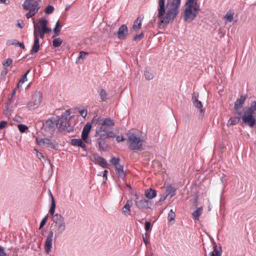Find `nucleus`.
Here are the masks:
<instances>
[{
  "mask_svg": "<svg viewBox=\"0 0 256 256\" xmlns=\"http://www.w3.org/2000/svg\"><path fill=\"white\" fill-rule=\"evenodd\" d=\"M141 132L136 129H132L126 134V144L132 150H142L144 139L140 137Z\"/></svg>",
  "mask_w": 256,
  "mask_h": 256,
  "instance_id": "f257e3e1",
  "label": "nucleus"
},
{
  "mask_svg": "<svg viewBox=\"0 0 256 256\" xmlns=\"http://www.w3.org/2000/svg\"><path fill=\"white\" fill-rule=\"evenodd\" d=\"M243 113L242 122L252 128L256 122V101L252 102L250 106L244 108Z\"/></svg>",
  "mask_w": 256,
  "mask_h": 256,
  "instance_id": "f03ea898",
  "label": "nucleus"
},
{
  "mask_svg": "<svg viewBox=\"0 0 256 256\" xmlns=\"http://www.w3.org/2000/svg\"><path fill=\"white\" fill-rule=\"evenodd\" d=\"M186 8L184 12V20L185 21L192 22L197 16L200 10V5L198 3L195 4L186 5Z\"/></svg>",
  "mask_w": 256,
  "mask_h": 256,
  "instance_id": "7ed1b4c3",
  "label": "nucleus"
},
{
  "mask_svg": "<svg viewBox=\"0 0 256 256\" xmlns=\"http://www.w3.org/2000/svg\"><path fill=\"white\" fill-rule=\"evenodd\" d=\"M94 136L108 138H114L115 134L112 130H110L109 128L99 124L96 128Z\"/></svg>",
  "mask_w": 256,
  "mask_h": 256,
  "instance_id": "20e7f679",
  "label": "nucleus"
},
{
  "mask_svg": "<svg viewBox=\"0 0 256 256\" xmlns=\"http://www.w3.org/2000/svg\"><path fill=\"white\" fill-rule=\"evenodd\" d=\"M42 100V94L41 92L36 91L32 96L30 101L28 104L29 110L36 108L41 104Z\"/></svg>",
  "mask_w": 256,
  "mask_h": 256,
  "instance_id": "39448f33",
  "label": "nucleus"
},
{
  "mask_svg": "<svg viewBox=\"0 0 256 256\" xmlns=\"http://www.w3.org/2000/svg\"><path fill=\"white\" fill-rule=\"evenodd\" d=\"M136 197V205L139 209H151L152 206V202L146 200L144 197H142L140 200H138V196L137 194L135 195Z\"/></svg>",
  "mask_w": 256,
  "mask_h": 256,
  "instance_id": "423d86ee",
  "label": "nucleus"
},
{
  "mask_svg": "<svg viewBox=\"0 0 256 256\" xmlns=\"http://www.w3.org/2000/svg\"><path fill=\"white\" fill-rule=\"evenodd\" d=\"M48 21L44 18L40 19L36 24L34 22V30L42 31L43 33H49L52 31L51 28L47 27Z\"/></svg>",
  "mask_w": 256,
  "mask_h": 256,
  "instance_id": "0eeeda50",
  "label": "nucleus"
},
{
  "mask_svg": "<svg viewBox=\"0 0 256 256\" xmlns=\"http://www.w3.org/2000/svg\"><path fill=\"white\" fill-rule=\"evenodd\" d=\"M246 96H241L240 98L236 100V101L234 103V110H236V112H235L236 114L238 116L242 115V113L240 112H238V110H240V108H241L243 106L244 104V102L246 100Z\"/></svg>",
  "mask_w": 256,
  "mask_h": 256,
  "instance_id": "6e6552de",
  "label": "nucleus"
},
{
  "mask_svg": "<svg viewBox=\"0 0 256 256\" xmlns=\"http://www.w3.org/2000/svg\"><path fill=\"white\" fill-rule=\"evenodd\" d=\"M54 233L52 231L49 232L44 244V249L47 254H48L52 248V241Z\"/></svg>",
  "mask_w": 256,
  "mask_h": 256,
  "instance_id": "1a4fd4ad",
  "label": "nucleus"
},
{
  "mask_svg": "<svg viewBox=\"0 0 256 256\" xmlns=\"http://www.w3.org/2000/svg\"><path fill=\"white\" fill-rule=\"evenodd\" d=\"M92 126L90 124H86L82 132V138L84 142L88 143V136Z\"/></svg>",
  "mask_w": 256,
  "mask_h": 256,
  "instance_id": "9d476101",
  "label": "nucleus"
},
{
  "mask_svg": "<svg viewBox=\"0 0 256 256\" xmlns=\"http://www.w3.org/2000/svg\"><path fill=\"white\" fill-rule=\"evenodd\" d=\"M128 32V28L125 24L122 25L118 28V36L120 39L124 40L126 38Z\"/></svg>",
  "mask_w": 256,
  "mask_h": 256,
  "instance_id": "9b49d317",
  "label": "nucleus"
},
{
  "mask_svg": "<svg viewBox=\"0 0 256 256\" xmlns=\"http://www.w3.org/2000/svg\"><path fill=\"white\" fill-rule=\"evenodd\" d=\"M132 206V202L131 200H128L126 204L122 208V212L125 216H129L130 214V209Z\"/></svg>",
  "mask_w": 256,
  "mask_h": 256,
  "instance_id": "f8f14e48",
  "label": "nucleus"
},
{
  "mask_svg": "<svg viewBox=\"0 0 256 256\" xmlns=\"http://www.w3.org/2000/svg\"><path fill=\"white\" fill-rule=\"evenodd\" d=\"M83 141L82 138H73L71 140V144L73 146L80 147L85 150L86 145Z\"/></svg>",
  "mask_w": 256,
  "mask_h": 256,
  "instance_id": "ddd939ff",
  "label": "nucleus"
},
{
  "mask_svg": "<svg viewBox=\"0 0 256 256\" xmlns=\"http://www.w3.org/2000/svg\"><path fill=\"white\" fill-rule=\"evenodd\" d=\"M156 191L152 188H149L144 192V195L148 200L156 197Z\"/></svg>",
  "mask_w": 256,
  "mask_h": 256,
  "instance_id": "4468645a",
  "label": "nucleus"
},
{
  "mask_svg": "<svg viewBox=\"0 0 256 256\" xmlns=\"http://www.w3.org/2000/svg\"><path fill=\"white\" fill-rule=\"evenodd\" d=\"M120 161L118 158L115 157H112L110 160V162L114 166L116 172L124 168V166L120 164Z\"/></svg>",
  "mask_w": 256,
  "mask_h": 256,
  "instance_id": "2eb2a0df",
  "label": "nucleus"
},
{
  "mask_svg": "<svg viewBox=\"0 0 256 256\" xmlns=\"http://www.w3.org/2000/svg\"><path fill=\"white\" fill-rule=\"evenodd\" d=\"M70 114V110H66L64 114L61 117V121H60V126L64 128H66L67 126L66 120L67 118Z\"/></svg>",
  "mask_w": 256,
  "mask_h": 256,
  "instance_id": "dca6fc26",
  "label": "nucleus"
},
{
  "mask_svg": "<svg viewBox=\"0 0 256 256\" xmlns=\"http://www.w3.org/2000/svg\"><path fill=\"white\" fill-rule=\"evenodd\" d=\"M40 46V45L39 38H34V44L30 50V54L32 55L36 53H37L39 50Z\"/></svg>",
  "mask_w": 256,
  "mask_h": 256,
  "instance_id": "f3484780",
  "label": "nucleus"
},
{
  "mask_svg": "<svg viewBox=\"0 0 256 256\" xmlns=\"http://www.w3.org/2000/svg\"><path fill=\"white\" fill-rule=\"evenodd\" d=\"M142 18L138 17L134 22L132 26V30L137 32L141 28Z\"/></svg>",
  "mask_w": 256,
  "mask_h": 256,
  "instance_id": "a211bd4d",
  "label": "nucleus"
},
{
  "mask_svg": "<svg viewBox=\"0 0 256 256\" xmlns=\"http://www.w3.org/2000/svg\"><path fill=\"white\" fill-rule=\"evenodd\" d=\"M50 195L52 199V204L49 210V212L53 216L54 215V213L56 208V203L54 196L50 192Z\"/></svg>",
  "mask_w": 256,
  "mask_h": 256,
  "instance_id": "6ab92c4d",
  "label": "nucleus"
},
{
  "mask_svg": "<svg viewBox=\"0 0 256 256\" xmlns=\"http://www.w3.org/2000/svg\"><path fill=\"white\" fill-rule=\"evenodd\" d=\"M58 231V234H61L66 229V225L64 220L56 224Z\"/></svg>",
  "mask_w": 256,
  "mask_h": 256,
  "instance_id": "aec40b11",
  "label": "nucleus"
},
{
  "mask_svg": "<svg viewBox=\"0 0 256 256\" xmlns=\"http://www.w3.org/2000/svg\"><path fill=\"white\" fill-rule=\"evenodd\" d=\"M240 120V118L237 116L232 117L230 118L227 122L228 126H234L238 124Z\"/></svg>",
  "mask_w": 256,
  "mask_h": 256,
  "instance_id": "412c9836",
  "label": "nucleus"
},
{
  "mask_svg": "<svg viewBox=\"0 0 256 256\" xmlns=\"http://www.w3.org/2000/svg\"><path fill=\"white\" fill-rule=\"evenodd\" d=\"M38 144L39 146H44V144L50 145V142L48 138H36Z\"/></svg>",
  "mask_w": 256,
  "mask_h": 256,
  "instance_id": "4be33fe9",
  "label": "nucleus"
},
{
  "mask_svg": "<svg viewBox=\"0 0 256 256\" xmlns=\"http://www.w3.org/2000/svg\"><path fill=\"white\" fill-rule=\"evenodd\" d=\"M41 2L40 0H36L34 2H32L31 5H30V8L29 10H35L36 12H38V9L40 8V3Z\"/></svg>",
  "mask_w": 256,
  "mask_h": 256,
  "instance_id": "5701e85b",
  "label": "nucleus"
},
{
  "mask_svg": "<svg viewBox=\"0 0 256 256\" xmlns=\"http://www.w3.org/2000/svg\"><path fill=\"white\" fill-rule=\"evenodd\" d=\"M202 207L198 208L196 210L192 213V215L195 220H198L200 216L202 214Z\"/></svg>",
  "mask_w": 256,
  "mask_h": 256,
  "instance_id": "b1692460",
  "label": "nucleus"
},
{
  "mask_svg": "<svg viewBox=\"0 0 256 256\" xmlns=\"http://www.w3.org/2000/svg\"><path fill=\"white\" fill-rule=\"evenodd\" d=\"M52 220L56 224H57L62 222L64 220V218L60 214H56L52 216Z\"/></svg>",
  "mask_w": 256,
  "mask_h": 256,
  "instance_id": "393cba45",
  "label": "nucleus"
},
{
  "mask_svg": "<svg viewBox=\"0 0 256 256\" xmlns=\"http://www.w3.org/2000/svg\"><path fill=\"white\" fill-rule=\"evenodd\" d=\"M95 158L96 162H98L100 165H102L104 168L106 167L108 164L104 158L98 156L96 157Z\"/></svg>",
  "mask_w": 256,
  "mask_h": 256,
  "instance_id": "a878e982",
  "label": "nucleus"
},
{
  "mask_svg": "<svg viewBox=\"0 0 256 256\" xmlns=\"http://www.w3.org/2000/svg\"><path fill=\"white\" fill-rule=\"evenodd\" d=\"M101 124L102 126H106L108 128V126H114V122L113 120L110 118H108L104 120Z\"/></svg>",
  "mask_w": 256,
  "mask_h": 256,
  "instance_id": "bb28decb",
  "label": "nucleus"
},
{
  "mask_svg": "<svg viewBox=\"0 0 256 256\" xmlns=\"http://www.w3.org/2000/svg\"><path fill=\"white\" fill-rule=\"evenodd\" d=\"M46 33H43L42 31H40L38 29V30H34V38H43L44 37V34Z\"/></svg>",
  "mask_w": 256,
  "mask_h": 256,
  "instance_id": "cd10ccee",
  "label": "nucleus"
},
{
  "mask_svg": "<svg viewBox=\"0 0 256 256\" xmlns=\"http://www.w3.org/2000/svg\"><path fill=\"white\" fill-rule=\"evenodd\" d=\"M58 122L56 120H48L46 121V125L50 128H54L57 126Z\"/></svg>",
  "mask_w": 256,
  "mask_h": 256,
  "instance_id": "c85d7f7f",
  "label": "nucleus"
},
{
  "mask_svg": "<svg viewBox=\"0 0 256 256\" xmlns=\"http://www.w3.org/2000/svg\"><path fill=\"white\" fill-rule=\"evenodd\" d=\"M106 138H101L98 136V138L97 140V143L98 144V147L100 150H104L105 146V141L104 139Z\"/></svg>",
  "mask_w": 256,
  "mask_h": 256,
  "instance_id": "c756f323",
  "label": "nucleus"
},
{
  "mask_svg": "<svg viewBox=\"0 0 256 256\" xmlns=\"http://www.w3.org/2000/svg\"><path fill=\"white\" fill-rule=\"evenodd\" d=\"M176 194V189L172 186H169L166 188V196L170 195V197L172 198Z\"/></svg>",
  "mask_w": 256,
  "mask_h": 256,
  "instance_id": "7c9ffc66",
  "label": "nucleus"
},
{
  "mask_svg": "<svg viewBox=\"0 0 256 256\" xmlns=\"http://www.w3.org/2000/svg\"><path fill=\"white\" fill-rule=\"evenodd\" d=\"M234 12L232 10H228L224 16V18L227 21L230 22L234 18Z\"/></svg>",
  "mask_w": 256,
  "mask_h": 256,
  "instance_id": "2f4dec72",
  "label": "nucleus"
},
{
  "mask_svg": "<svg viewBox=\"0 0 256 256\" xmlns=\"http://www.w3.org/2000/svg\"><path fill=\"white\" fill-rule=\"evenodd\" d=\"M30 70H28L25 74L22 77L20 80H19L18 83V88H19L20 86H21V84H24L25 82L27 80V76L28 74L30 72Z\"/></svg>",
  "mask_w": 256,
  "mask_h": 256,
  "instance_id": "473e14b6",
  "label": "nucleus"
},
{
  "mask_svg": "<svg viewBox=\"0 0 256 256\" xmlns=\"http://www.w3.org/2000/svg\"><path fill=\"white\" fill-rule=\"evenodd\" d=\"M100 96L102 101H106L108 94L104 89L101 88L100 90Z\"/></svg>",
  "mask_w": 256,
  "mask_h": 256,
  "instance_id": "72a5a7b5",
  "label": "nucleus"
},
{
  "mask_svg": "<svg viewBox=\"0 0 256 256\" xmlns=\"http://www.w3.org/2000/svg\"><path fill=\"white\" fill-rule=\"evenodd\" d=\"M34 0H26L22 5L23 8L24 10H28L30 8V5H31L32 2H34Z\"/></svg>",
  "mask_w": 256,
  "mask_h": 256,
  "instance_id": "f704fd0d",
  "label": "nucleus"
},
{
  "mask_svg": "<svg viewBox=\"0 0 256 256\" xmlns=\"http://www.w3.org/2000/svg\"><path fill=\"white\" fill-rule=\"evenodd\" d=\"M210 256H221V250H218L216 246H214V251L210 254Z\"/></svg>",
  "mask_w": 256,
  "mask_h": 256,
  "instance_id": "c9c22d12",
  "label": "nucleus"
},
{
  "mask_svg": "<svg viewBox=\"0 0 256 256\" xmlns=\"http://www.w3.org/2000/svg\"><path fill=\"white\" fill-rule=\"evenodd\" d=\"M12 62V60L11 58H8L6 60L2 62L3 66L5 67V74L7 73L6 67L10 66Z\"/></svg>",
  "mask_w": 256,
  "mask_h": 256,
  "instance_id": "e433bc0d",
  "label": "nucleus"
},
{
  "mask_svg": "<svg viewBox=\"0 0 256 256\" xmlns=\"http://www.w3.org/2000/svg\"><path fill=\"white\" fill-rule=\"evenodd\" d=\"M62 41L60 38H56L52 41V46L55 48L58 47L62 44Z\"/></svg>",
  "mask_w": 256,
  "mask_h": 256,
  "instance_id": "4c0bfd02",
  "label": "nucleus"
},
{
  "mask_svg": "<svg viewBox=\"0 0 256 256\" xmlns=\"http://www.w3.org/2000/svg\"><path fill=\"white\" fill-rule=\"evenodd\" d=\"M194 105L196 108H197L198 110H200L201 112H203V110L202 109V105L200 101L198 100H196L194 102Z\"/></svg>",
  "mask_w": 256,
  "mask_h": 256,
  "instance_id": "58836bf2",
  "label": "nucleus"
},
{
  "mask_svg": "<svg viewBox=\"0 0 256 256\" xmlns=\"http://www.w3.org/2000/svg\"><path fill=\"white\" fill-rule=\"evenodd\" d=\"M116 173L118 174V178H120L122 180H124L126 174L124 172V168H122L121 170L116 171Z\"/></svg>",
  "mask_w": 256,
  "mask_h": 256,
  "instance_id": "ea45409f",
  "label": "nucleus"
},
{
  "mask_svg": "<svg viewBox=\"0 0 256 256\" xmlns=\"http://www.w3.org/2000/svg\"><path fill=\"white\" fill-rule=\"evenodd\" d=\"M60 30V23L59 20H58L56 24L55 28H54V31L55 32L56 35L53 36V38L55 36H58L59 34Z\"/></svg>",
  "mask_w": 256,
  "mask_h": 256,
  "instance_id": "a19ab883",
  "label": "nucleus"
},
{
  "mask_svg": "<svg viewBox=\"0 0 256 256\" xmlns=\"http://www.w3.org/2000/svg\"><path fill=\"white\" fill-rule=\"evenodd\" d=\"M168 218L169 219V222H172L176 218V214L173 210H170L168 213Z\"/></svg>",
  "mask_w": 256,
  "mask_h": 256,
  "instance_id": "79ce46f5",
  "label": "nucleus"
},
{
  "mask_svg": "<svg viewBox=\"0 0 256 256\" xmlns=\"http://www.w3.org/2000/svg\"><path fill=\"white\" fill-rule=\"evenodd\" d=\"M29 12L26 14V16L27 18H30L32 16H34L37 12H36V10H28Z\"/></svg>",
  "mask_w": 256,
  "mask_h": 256,
  "instance_id": "37998d69",
  "label": "nucleus"
},
{
  "mask_svg": "<svg viewBox=\"0 0 256 256\" xmlns=\"http://www.w3.org/2000/svg\"><path fill=\"white\" fill-rule=\"evenodd\" d=\"M54 10V8L52 6H48L45 10V12L46 14H50L53 12Z\"/></svg>",
  "mask_w": 256,
  "mask_h": 256,
  "instance_id": "c03bdc74",
  "label": "nucleus"
},
{
  "mask_svg": "<svg viewBox=\"0 0 256 256\" xmlns=\"http://www.w3.org/2000/svg\"><path fill=\"white\" fill-rule=\"evenodd\" d=\"M18 127L19 130L21 132H25L26 130L28 128L26 126L22 124H19L18 126Z\"/></svg>",
  "mask_w": 256,
  "mask_h": 256,
  "instance_id": "a18cd8bd",
  "label": "nucleus"
},
{
  "mask_svg": "<svg viewBox=\"0 0 256 256\" xmlns=\"http://www.w3.org/2000/svg\"><path fill=\"white\" fill-rule=\"evenodd\" d=\"M144 76L148 80H152L154 77L153 74L148 71H145Z\"/></svg>",
  "mask_w": 256,
  "mask_h": 256,
  "instance_id": "49530a36",
  "label": "nucleus"
},
{
  "mask_svg": "<svg viewBox=\"0 0 256 256\" xmlns=\"http://www.w3.org/2000/svg\"><path fill=\"white\" fill-rule=\"evenodd\" d=\"M48 220V216H46L41 221L40 226V229L42 228L46 223Z\"/></svg>",
  "mask_w": 256,
  "mask_h": 256,
  "instance_id": "de8ad7c7",
  "label": "nucleus"
},
{
  "mask_svg": "<svg viewBox=\"0 0 256 256\" xmlns=\"http://www.w3.org/2000/svg\"><path fill=\"white\" fill-rule=\"evenodd\" d=\"M18 44V41L16 40H10L7 41L6 45H16V46Z\"/></svg>",
  "mask_w": 256,
  "mask_h": 256,
  "instance_id": "09e8293b",
  "label": "nucleus"
},
{
  "mask_svg": "<svg viewBox=\"0 0 256 256\" xmlns=\"http://www.w3.org/2000/svg\"><path fill=\"white\" fill-rule=\"evenodd\" d=\"M144 35L143 33H140L139 34L136 35L134 37L133 40H140V39H142L144 38Z\"/></svg>",
  "mask_w": 256,
  "mask_h": 256,
  "instance_id": "8fccbe9b",
  "label": "nucleus"
},
{
  "mask_svg": "<svg viewBox=\"0 0 256 256\" xmlns=\"http://www.w3.org/2000/svg\"><path fill=\"white\" fill-rule=\"evenodd\" d=\"M79 112L80 113L81 116L83 118H85L87 116V110L86 109H82L79 110Z\"/></svg>",
  "mask_w": 256,
  "mask_h": 256,
  "instance_id": "3c124183",
  "label": "nucleus"
},
{
  "mask_svg": "<svg viewBox=\"0 0 256 256\" xmlns=\"http://www.w3.org/2000/svg\"><path fill=\"white\" fill-rule=\"evenodd\" d=\"M88 55V53L82 51L80 52V56L78 57V58H82L83 59L86 58V56Z\"/></svg>",
  "mask_w": 256,
  "mask_h": 256,
  "instance_id": "603ef678",
  "label": "nucleus"
},
{
  "mask_svg": "<svg viewBox=\"0 0 256 256\" xmlns=\"http://www.w3.org/2000/svg\"><path fill=\"white\" fill-rule=\"evenodd\" d=\"M8 122L6 121H1L0 122V130L4 128L7 126Z\"/></svg>",
  "mask_w": 256,
  "mask_h": 256,
  "instance_id": "864d4df0",
  "label": "nucleus"
},
{
  "mask_svg": "<svg viewBox=\"0 0 256 256\" xmlns=\"http://www.w3.org/2000/svg\"><path fill=\"white\" fill-rule=\"evenodd\" d=\"M151 227V223L150 222H146L145 224V230H148Z\"/></svg>",
  "mask_w": 256,
  "mask_h": 256,
  "instance_id": "5fc2aeb1",
  "label": "nucleus"
},
{
  "mask_svg": "<svg viewBox=\"0 0 256 256\" xmlns=\"http://www.w3.org/2000/svg\"><path fill=\"white\" fill-rule=\"evenodd\" d=\"M196 3H198L196 0H186V5L195 4Z\"/></svg>",
  "mask_w": 256,
  "mask_h": 256,
  "instance_id": "6e6d98bb",
  "label": "nucleus"
},
{
  "mask_svg": "<svg viewBox=\"0 0 256 256\" xmlns=\"http://www.w3.org/2000/svg\"><path fill=\"white\" fill-rule=\"evenodd\" d=\"M0 256H6L4 248L0 246Z\"/></svg>",
  "mask_w": 256,
  "mask_h": 256,
  "instance_id": "4d7b16f0",
  "label": "nucleus"
},
{
  "mask_svg": "<svg viewBox=\"0 0 256 256\" xmlns=\"http://www.w3.org/2000/svg\"><path fill=\"white\" fill-rule=\"evenodd\" d=\"M126 140L122 136H118L116 138V140L118 142H122L124 140Z\"/></svg>",
  "mask_w": 256,
  "mask_h": 256,
  "instance_id": "13d9d810",
  "label": "nucleus"
},
{
  "mask_svg": "<svg viewBox=\"0 0 256 256\" xmlns=\"http://www.w3.org/2000/svg\"><path fill=\"white\" fill-rule=\"evenodd\" d=\"M34 150H35L36 152V156L40 160L41 158H44V156H43V154H42V153L38 152V150L36 149H34Z\"/></svg>",
  "mask_w": 256,
  "mask_h": 256,
  "instance_id": "bf43d9fd",
  "label": "nucleus"
},
{
  "mask_svg": "<svg viewBox=\"0 0 256 256\" xmlns=\"http://www.w3.org/2000/svg\"><path fill=\"white\" fill-rule=\"evenodd\" d=\"M142 239L144 243L146 245L149 243V242L146 236H142Z\"/></svg>",
  "mask_w": 256,
  "mask_h": 256,
  "instance_id": "052dcab7",
  "label": "nucleus"
},
{
  "mask_svg": "<svg viewBox=\"0 0 256 256\" xmlns=\"http://www.w3.org/2000/svg\"><path fill=\"white\" fill-rule=\"evenodd\" d=\"M99 119H100V118H97L96 116H95L94 118H93V122H96V124H98L99 122Z\"/></svg>",
  "mask_w": 256,
  "mask_h": 256,
  "instance_id": "680f3d73",
  "label": "nucleus"
},
{
  "mask_svg": "<svg viewBox=\"0 0 256 256\" xmlns=\"http://www.w3.org/2000/svg\"><path fill=\"white\" fill-rule=\"evenodd\" d=\"M0 3H4L8 4L10 3V0H0Z\"/></svg>",
  "mask_w": 256,
  "mask_h": 256,
  "instance_id": "e2e57ef3",
  "label": "nucleus"
},
{
  "mask_svg": "<svg viewBox=\"0 0 256 256\" xmlns=\"http://www.w3.org/2000/svg\"><path fill=\"white\" fill-rule=\"evenodd\" d=\"M16 46H18L22 49H24L25 48L23 43L19 42H18V44H17Z\"/></svg>",
  "mask_w": 256,
  "mask_h": 256,
  "instance_id": "0e129e2a",
  "label": "nucleus"
},
{
  "mask_svg": "<svg viewBox=\"0 0 256 256\" xmlns=\"http://www.w3.org/2000/svg\"><path fill=\"white\" fill-rule=\"evenodd\" d=\"M108 170H105L104 172V174H103V176L104 177H106V180L107 178V174H108Z\"/></svg>",
  "mask_w": 256,
  "mask_h": 256,
  "instance_id": "69168bd1",
  "label": "nucleus"
},
{
  "mask_svg": "<svg viewBox=\"0 0 256 256\" xmlns=\"http://www.w3.org/2000/svg\"><path fill=\"white\" fill-rule=\"evenodd\" d=\"M16 88H15L14 90H13V92H12V96H14L16 93Z\"/></svg>",
  "mask_w": 256,
  "mask_h": 256,
  "instance_id": "338daca9",
  "label": "nucleus"
},
{
  "mask_svg": "<svg viewBox=\"0 0 256 256\" xmlns=\"http://www.w3.org/2000/svg\"><path fill=\"white\" fill-rule=\"evenodd\" d=\"M166 197V196H164V198H160L159 202H164L165 200Z\"/></svg>",
  "mask_w": 256,
  "mask_h": 256,
  "instance_id": "774afa93",
  "label": "nucleus"
}]
</instances>
